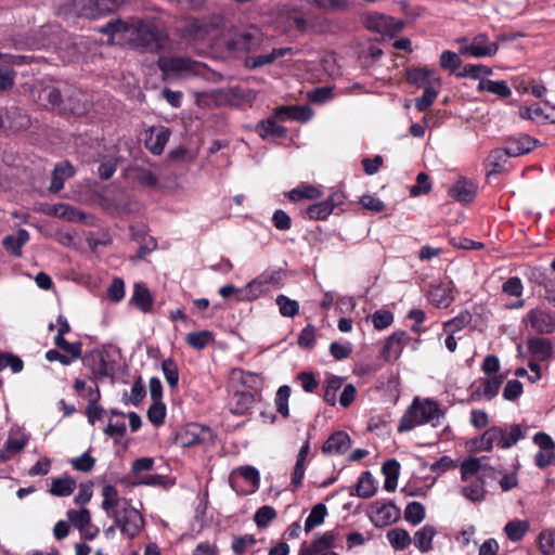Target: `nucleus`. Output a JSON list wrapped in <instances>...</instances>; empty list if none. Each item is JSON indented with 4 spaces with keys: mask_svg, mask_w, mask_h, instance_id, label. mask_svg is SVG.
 <instances>
[{
    "mask_svg": "<svg viewBox=\"0 0 555 555\" xmlns=\"http://www.w3.org/2000/svg\"><path fill=\"white\" fill-rule=\"evenodd\" d=\"M478 191V184L468 178L461 177L448 190V195L462 204H470L474 202Z\"/></svg>",
    "mask_w": 555,
    "mask_h": 555,
    "instance_id": "18",
    "label": "nucleus"
},
{
    "mask_svg": "<svg viewBox=\"0 0 555 555\" xmlns=\"http://www.w3.org/2000/svg\"><path fill=\"white\" fill-rule=\"evenodd\" d=\"M197 65L196 61L182 56H160L157 61L158 68L165 75L194 72Z\"/></svg>",
    "mask_w": 555,
    "mask_h": 555,
    "instance_id": "14",
    "label": "nucleus"
},
{
    "mask_svg": "<svg viewBox=\"0 0 555 555\" xmlns=\"http://www.w3.org/2000/svg\"><path fill=\"white\" fill-rule=\"evenodd\" d=\"M504 378L505 376L503 374L479 378V386L473 389L470 393V400L479 401L481 398H485L489 401L492 400L498 396Z\"/></svg>",
    "mask_w": 555,
    "mask_h": 555,
    "instance_id": "16",
    "label": "nucleus"
},
{
    "mask_svg": "<svg viewBox=\"0 0 555 555\" xmlns=\"http://www.w3.org/2000/svg\"><path fill=\"white\" fill-rule=\"evenodd\" d=\"M103 501L101 507L108 515L114 516V512H119L117 506L122 503L125 499H120L118 494V490L113 485H105L102 489Z\"/></svg>",
    "mask_w": 555,
    "mask_h": 555,
    "instance_id": "34",
    "label": "nucleus"
},
{
    "mask_svg": "<svg viewBox=\"0 0 555 555\" xmlns=\"http://www.w3.org/2000/svg\"><path fill=\"white\" fill-rule=\"evenodd\" d=\"M527 347L533 360L546 361L552 357V343L548 338L532 337L528 339Z\"/></svg>",
    "mask_w": 555,
    "mask_h": 555,
    "instance_id": "30",
    "label": "nucleus"
},
{
    "mask_svg": "<svg viewBox=\"0 0 555 555\" xmlns=\"http://www.w3.org/2000/svg\"><path fill=\"white\" fill-rule=\"evenodd\" d=\"M345 199L344 192L335 191L325 201L309 205L306 216L310 220H325L336 207L344 204Z\"/></svg>",
    "mask_w": 555,
    "mask_h": 555,
    "instance_id": "10",
    "label": "nucleus"
},
{
    "mask_svg": "<svg viewBox=\"0 0 555 555\" xmlns=\"http://www.w3.org/2000/svg\"><path fill=\"white\" fill-rule=\"evenodd\" d=\"M113 518L115 526L129 539L135 538L144 526L143 516L131 506L130 500H124V506L119 512H114Z\"/></svg>",
    "mask_w": 555,
    "mask_h": 555,
    "instance_id": "4",
    "label": "nucleus"
},
{
    "mask_svg": "<svg viewBox=\"0 0 555 555\" xmlns=\"http://www.w3.org/2000/svg\"><path fill=\"white\" fill-rule=\"evenodd\" d=\"M540 141L526 133L511 135L505 139V146L503 150L508 157H518L533 151Z\"/></svg>",
    "mask_w": 555,
    "mask_h": 555,
    "instance_id": "13",
    "label": "nucleus"
},
{
    "mask_svg": "<svg viewBox=\"0 0 555 555\" xmlns=\"http://www.w3.org/2000/svg\"><path fill=\"white\" fill-rule=\"evenodd\" d=\"M261 39L258 33L243 31L228 41V49L236 52L255 51L260 46Z\"/></svg>",
    "mask_w": 555,
    "mask_h": 555,
    "instance_id": "24",
    "label": "nucleus"
},
{
    "mask_svg": "<svg viewBox=\"0 0 555 555\" xmlns=\"http://www.w3.org/2000/svg\"><path fill=\"white\" fill-rule=\"evenodd\" d=\"M229 483L237 494L248 495L259 489L260 475L254 466H240L231 472Z\"/></svg>",
    "mask_w": 555,
    "mask_h": 555,
    "instance_id": "5",
    "label": "nucleus"
},
{
    "mask_svg": "<svg viewBox=\"0 0 555 555\" xmlns=\"http://www.w3.org/2000/svg\"><path fill=\"white\" fill-rule=\"evenodd\" d=\"M82 363L98 378H113L115 375V361L105 349H94L82 357Z\"/></svg>",
    "mask_w": 555,
    "mask_h": 555,
    "instance_id": "7",
    "label": "nucleus"
},
{
    "mask_svg": "<svg viewBox=\"0 0 555 555\" xmlns=\"http://www.w3.org/2000/svg\"><path fill=\"white\" fill-rule=\"evenodd\" d=\"M166 417V405L163 401H153L147 410V418L154 426L164 424Z\"/></svg>",
    "mask_w": 555,
    "mask_h": 555,
    "instance_id": "63",
    "label": "nucleus"
},
{
    "mask_svg": "<svg viewBox=\"0 0 555 555\" xmlns=\"http://www.w3.org/2000/svg\"><path fill=\"white\" fill-rule=\"evenodd\" d=\"M437 531L435 527L430 525H425L420 530H417L414 534V545L422 553H426L433 548V539L436 535Z\"/></svg>",
    "mask_w": 555,
    "mask_h": 555,
    "instance_id": "36",
    "label": "nucleus"
},
{
    "mask_svg": "<svg viewBox=\"0 0 555 555\" xmlns=\"http://www.w3.org/2000/svg\"><path fill=\"white\" fill-rule=\"evenodd\" d=\"M508 155L501 149H494L487 158V167L489 168L487 176H496L503 172Z\"/></svg>",
    "mask_w": 555,
    "mask_h": 555,
    "instance_id": "38",
    "label": "nucleus"
},
{
    "mask_svg": "<svg viewBox=\"0 0 555 555\" xmlns=\"http://www.w3.org/2000/svg\"><path fill=\"white\" fill-rule=\"evenodd\" d=\"M63 93L60 88L49 85L36 87L33 90V95L37 103L49 109H59L61 112V106L63 102Z\"/></svg>",
    "mask_w": 555,
    "mask_h": 555,
    "instance_id": "15",
    "label": "nucleus"
},
{
    "mask_svg": "<svg viewBox=\"0 0 555 555\" xmlns=\"http://www.w3.org/2000/svg\"><path fill=\"white\" fill-rule=\"evenodd\" d=\"M351 446V439L345 431H335L332 434L322 446L324 454H341L345 453Z\"/></svg>",
    "mask_w": 555,
    "mask_h": 555,
    "instance_id": "26",
    "label": "nucleus"
},
{
    "mask_svg": "<svg viewBox=\"0 0 555 555\" xmlns=\"http://www.w3.org/2000/svg\"><path fill=\"white\" fill-rule=\"evenodd\" d=\"M463 496L472 502H481L486 499L487 491L485 489V481L480 477H476L469 485L461 490Z\"/></svg>",
    "mask_w": 555,
    "mask_h": 555,
    "instance_id": "40",
    "label": "nucleus"
},
{
    "mask_svg": "<svg viewBox=\"0 0 555 555\" xmlns=\"http://www.w3.org/2000/svg\"><path fill=\"white\" fill-rule=\"evenodd\" d=\"M256 131L261 138L280 139L286 135V128L279 125L275 117L259 121Z\"/></svg>",
    "mask_w": 555,
    "mask_h": 555,
    "instance_id": "35",
    "label": "nucleus"
},
{
    "mask_svg": "<svg viewBox=\"0 0 555 555\" xmlns=\"http://www.w3.org/2000/svg\"><path fill=\"white\" fill-rule=\"evenodd\" d=\"M529 530V524L526 520H512L504 527V532L513 542L520 541Z\"/></svg>",
    "mask_w": 555,
    "mask_h": 555,
    "instance_id": "50",
    "label": "nucleus"
},
{
    "mask_svg": "<svg viewBox=\"0 0 555 555\" xmlns=\"http://www.w3.org/2000/svg\"><path fill=\"white\" fill-rule=\"evenodd\" d=\"M171 135L169 128L151 127L145 131L144 146L154 155H160Z\"/></svg>",
    "mask_w": 555,
    "mask_h": 555,
    "instance_id": "19",
    "label": "nucleus"
},
{
    "mask_svg": "<svg viewBox=\"0 0 555 555\" xmlns=\"http://www.w3.org/2000/svg\"><path fill=\"white\" fill-rule=\"evenodd\" d=\"M436 70L427 67H411L406 69L405 79L409 83L417 87H428L430 85H437L440 87L441 80L436 77Z\"/></svg>",
    "mask_w": 555,
    "mask_h": 555,
    "instance_id": "22",
    "label": "nucleus"
},
{
    "mask_svg": "<svg viewBox=\"0 0 555 555\" xmlns=\"http://www.w3.org/2000/svg\"><path fill=\"white\" fill-rule=\"evenodd\" d=\"M146 396V389L142 382L141 376H139L132 384L130 396L127 392L124 393L122 402L128 405L132 404L138 406Z\"/></svg>",
    "mask_w": 555,
    "mask_h": 555,
    "instance_id": "49",
    "label": "nucleus"
},
{
    "mask_svg": "<svg viewBox=\"0 0 555 555\" xmlns=\"http://www.w3.org/2000/svg\"><path fill=\"white\" fill-rule=\"evenodd\" d=\"M74 175L75 168L69 162L56 164L52 172L51 184L49 186L50 192H60L64 188L65 180L72 178Z\"/></svg>",
    "mask_w": 555,
    "mask_h": 555,
    "instance_id": "29",
    "label": "nucleus"
},
{
    "mask_svg": "<svg viewBox=\"0 0 555 555\" xmlns=\"http://www.w3.org/2000/svg\"><path fill=\"white\" fill-rule=\"evenodd\" d=\"M485 457H468L461 464V479L466 481L469 477L477 475L483 468L482 460Z\"/></svg>",
    "mask_w": 555,
    "mask_h": 555,
    "instance_id": "57",
    "label": "nucleus"
},
{
    "mask_svg": "<svg viewBox=\"0 0 555 555\" xmlns=\"http://www.w3.org/2000/svg\"><path fill=\"white\" fill-rule=\"evenodd\" d=\"M492 69L482 64H466L462 72L456 73L459 78L481 79V76H490Z\"/></svg>",
    "mask_w": 555,
    "mask_h": 555,
    "instance_id": "55",
    "label": "nucleus"
},
{
    "mask_svg": "<svg viewBox=\"0 0 555 555\" xmlns=\"http://www.w3.org/2000/svg\"><path fill=\"white\" fill-rule=\"evenodd\" d=\"M255 403V396L250 391H235L230 401V411L234 415H244Z\"/></svg>",
    "mask_w": 555,
    "mask_h": 555,
    "instance_id": "32",
    "label": "nucleus"
},
{
    "mask_svg": "<svg viewBox=\"0 0 555 555\" xmlns=\"http://www.w3.org/2000/svg\"><path fill=\"white\" fill-rule=\"evenodd\" d=\"M285 278L282 269L266 270L247 285L251 298H258L260 295L269 292L271 288L280 287Z\"/></svg>",
    "mask_w": 555,
    "mask_h": 555,
    "instance_id": "8",
    "label": "nucleus"
},
{
    "mask_svg": "<svg viewBox=\"0 0 555 555\" xmlns=\"http://www.w3.org/2000/svg\"><path fill=\"white\" fill-rule=\"evenodd\" d=\"M53 215L68 221H82L85 214L67 204H59L53 207Z\"/></svg>",
    "mask_w": 555,
    "mask_h": 555,
    "instance_id": "60",
    "label": "nucleus"
},
{
    "mask_svg": "<svg viewBox=\"0 0 555 555\" xmlns=\"http://www.w3.org/2000/svg\"><path fill=\"white\" fill-rule=\"evenodd\" d=\"M29 241V233L20 229L16 235H7L2 240L3 247L14 257L22 256V247Z\"/></svg>",
    "mask_w": 555,
    "mask_h": 555,
    "instance_id": "33",
    "label": "nucleus"
},
{
    "mask_svg": "<svg viewBox=\"0 0 555 555\" xmlns=\"http://www.w3.org/2000/svg\"><path fill=\"white\" fill-rule=\"evenodd\" d=\"M454 289L452 281L433 285L428 292V300L439 309H447L454 301Z\"/></svg>",
    "mask_w": 555,
    "mask_h": 555,
    "instance_id": "20",
    "label": "nucleus"
},
{
    "mask_svg": "<svg viewBox=\"0 0 555 555\" xmlns=\"http://www.w3.org/2000/svg\"><path fill=\"white\" fill-rule=\"evenodd\" d=\"M426 513L425 507L422 503L417 501H413L408 503L404 509V519L413 525L416 526L421 524L425 519Z\"/></svg>",
    "mask_w": 555,
    "mask_h": 555,
    "instance_id": "53",
    "label": "nucleus"
},
{
    "mask_svg": "<svg viewBox=\"0 0 555 555\" xmlns=\"http://www.w3.org/2000/svg\"><path fill=\"white\" fill-rule=\"evenodd\" d=\"M7 130L21 131L30 126V118L18 107L5 108Z\"/></svg>",
    "mask_w": 555,
    "mask_h": 555,
    "instance_id": "31",
    "label": "nucleus"
},
{
    "mask_svg": "<svg viewBox=\"0 0 555 555\" xmlns=\"http://www.w3.org/2000/svg\"><path fill=\"white\" fill-rule=\"evenodd\" d=\"M518 115L522 119L531 120L537 124L555 122V109L546 113L539 103L519 107Z\"/></svg>",
    "mask_w": 555,
    "mask_h": 555,
    "instance_id": "25",
    "label": "nucleus"
},
{
    "mask_svg": "<svg viewBox=\"0 0 555 555\" xmlns=\"http://www.w3.org/2000/svg\"><path fill=\"white\" fill-rule=\"evenodd\" d=\"M292 52V48H275L270 53L251 57V68H258L267 64L273 63L275 60L285 56Z\"/></svg>",
    "mask_w": 555,
    "mask_h": 555,
    "instance_id": "47",
    "label": "nucleus"
},
{
    "mask_svg": "<svg viewBox=\"0 0 555 555\" xmlns=\"http://www.w3.org/2000/svg\"><path fill=\"white\" fill-rule=\"evenodd\" d=\"M256 538L254 534H244L234 537L231 550L235 555H243L249 547L256 544Z\"/></svg>",
    "mask_w": 555,
    "mask_h": 555,
    "instance_id": "64",
    "label": "nucleus"
},
{
    "mask_svg": "<svg viewBox=\"0 0 555 555\" xmlns=\"http://www.w3.org/2000/svg\"><path fill=\"white\" fill-rule=\"evenodd\" d=\"M376 515L382 526H387L395 522L400 517V509L393 504H384L376 512Z\"/></svg>",
    "mask_w": 555,
    "mask_h": 555,
    "instance_id": "59",
    "label": "nucleus"
},
{
    "mask_svg": "<svg viewBox=\"0 0 555 555\" xmlns=\"http://www.w3.org/2000/svg\"><path fill=\"white\" fill-rule=\"evenodd\" d=\"M443 415L444 413L440 410L435 400L425 399L421 401L420 398L416 397L401 417L398 431H409L426 423H431V425L436 427Z\"/></svg>",
    "mask_w": 555,
    "mask_h": 555,
    "instance_id": "2",
    "label": "nucleus"
},
{
    "mask_svg": "<svg viewBox=\"0 0 555 555\" xmlns=\"http://www.w3.org/2000/svg\"><path fill=\"white\" fill-rule=\"evenodd\" d=\"M100 31L115 36L128 34L131 47L142 53L156 54L169 46V36L164 29H159L151 18H131L129 22L120 18L108 21L100 28Z\"/></svg>",
    "mask_w": 555,
    "mask_h": 555,
    "instance_id": "1",
    "label": "nucleus"
},
{
    "mask_svg": "<svg viewBox=\"0 0 555 555\" xmlns=\"http://www.w3.org/2000/svg\"><path fill=\"white\" fill-rule=\"evenodd\" d=\"M439 65L441 68L456 75V69L462 66V60L455 52L446 50L440 54Z\"/></svg>",
    "mask_w": 555,
    "mask_h": 555,
    "instance_id": "61",
    "label": "nucleus"
},
{
    "mask_svg": "<svg viewBox=\"0 0 555 555\" xmlns=\"http://www.w3.org/2000/svg\"><path fill=\"white\" fill-rule=\"evenodd\" d=\"M478 91H488L490 93L496 94L502 99H506L511 96L512 90L504 80H490V79H480L478 87Z\"/></svg>",
    "mask_w": 555,
    "mask_h": 555,
    "instance_id": "39",
    "label": "nucleus"
},
{
    "mask_svg": "<svg viewBox=\"0 0 555 555\" xmlns=\"http://www.w3.org/2000/svg\"><path fill=\"white\" fill-rule=\"evenodd\" d=\"M344 379L338 376H331L326 380L324 388L323 399L328 404L334 406L336 404V393L341 388Z\"/></svg>",
    "mask_w": 555,
    "mask_h": 555,
    "instance_id": "58",
    "label": "nucleus"
},
{
    "mask_svg": "<svg viewBox=\"0 0 555 555\" xmlns=\"http://www.w3.org/2000/svg\"><path fill=\"white\" fill-rule=\"evenodd\" d=\"M133 180L143 188L154 189L158 185V177L156 173L141 166L131 168Z\"/></svg>",
    "mask_w": 555,
    "mask_h": 555,
    "instance_id": "41",
    "label": "nucleus"
},
{
    "mask_svg": "<svg viewBox=\"0 0 555 555\" xmlns=\"http://www.w3.org/2000/svg\"><path fill=\"white\" fill-rule=\"evenodd\" d=\"M387 539L395 550H405L412 542L409 532L402 528H395L387 532Z\"/></svg>",
    "mask_w": 555,
    "mask_h": 555,
    "instance_id": "48",
    "label": "nucleus"
},
{
    "mask_svg": "<svg viewBox=\"0 0 555 555\" xmlns=\"http://www.w3.org/2000/svg\"><path fill=\"white\" fill-rule=\"evenodd\" d=\"M162 371L168 386L175 390L179 383V369L175 360L171 358L165 359L162 362Z\"/></svg>",
    "mask_w": 555,
    "mask_h": 555,
    "instance_id": "54",
    "label": "nucleus"
},
{
    "mask_svg": "<svg viewBox=\"0 0 555 555\" xmlns=\"http://www.w3.org/2000/svg\"><path fill=\"white\" fill-rule=\"evenodd\" d=\"M292 388L288 385H282L278 388L274 397V404L276 412L284 418L287 420L291 416L289 413V398Z\"/></svg>",
    "mask_w": 555,
    "mask_h": 555,
    "instance_id": "43",
    "label": "nucleus"
},
{
    "mask_svg": "<svg viewBox=\"0 0 555 555\" xmlns=\"http://www.w3.org/2000/svg\"><path fill=\"white\" fill-rule=\"evenodd\" d=\"M275 301L283 317L293 318L298 314L299 304L296 300L289 299L285 295H279Z\"/></svg>",
    "mask_w": 555,
    "mask_h": 555,
    "instance_id": "62",
    "label": "nucleus"
},
{
    "mask_svg": "<svg viewBox=\"0 0 555 555\" xmlns=\"http://www.w3.org/2000/svg\"><path fill=\"white\" fill-rule=\"evenodd\" d=\"M119 0H74V7L80 16L95 18L117 9Z\"/></svg>",
    "mask_w": 555,
    "mask_h": 555,
    "instance_id": "11",
    "label": "nucleus"
},
{
    "mask_svg": "<svg viewBox=\"0 0 555 555\" xmlns=\"http://www.w3.org/2000/svg\"><path fill=\"white\" fill-rule=\"evenodd\" d=\"M312 116V109L305 105H282L274 109V117L279 120L308 121Z\"/></svg>",
    "mask_w": 555,
    "mask_h": 555,
    "instance_id": "23",
    "label": "nucleus"
},
{
    "mask_svg": "<svg viewBox=\"0 0 555 555\" xmlns=\"http://www.w3.org/2000/svg\"><path fill=\"white\" fill-rule=\"evenodd\" d=\"M357 495L363 499L372 498L376 492L375 481L371 472H363L356 485Z\"/></svg>",
    "mask_w": 555,
    "mask_h": 555,
    "instance_id": "44",
    "label": "nucleus"
},
{
    "mask_svg": "<svg viewBox=\"0 0 555 555\" xmlns=\"http://www.w3.org/2000/svg\"><path fill=\"white\" fill-rule=\"evenodd\" d=\"M526 321L537 333L551 334L555 331V317L550 311L531 309L526 315Z\"/></svg>",
    "mask_w": 555,
    "mask_h": 555,
    "instance_id": "17",
    "label": "nucleus"
},
{
    "mask_svg": "<svg viewBox=\"0 0 555 555\" xmlns=\"http://www.w3.org/2000/svg\"><path fill=\"white\" fill-rule=\"evenodd\" d=\"M91 102L86 92L80 89L66 87L63 93L61 106L62 113H70L76 116H82L88 113Z\"/></svg>",
    "mask_w": 555,
    "mask_h": 555,
    "instance_id": "9",
    "label": "nucleus"
},
{
    "mask_svg": "<svg viewBox=\"0 0 555 555\" xmlns=\"http://www.w3.org/2000/svg\"><path fill=\"white\" fill-rule=\"evenodd\" d=\"M214 441V431L208 426L197 423L188 424L176 435V443L182 448L212 444Z\"/></svg>",
    "mask_w": 555,
    "mask_h": 555,
    "instance_id": "6",
    "label": "nucleus"
},
{
    "mask_svg": "<svg viewBox=\"0 0 555 555\" xmlns=\"http://www.w3.org/2000/svg\"><path fill=\"white\" fill-rule=\"evenodd\" d=\"M326 515H327L326 506L323 503L315 504L312 507L309 516L306 518L305 531L309 532L314 527L322 525Z\"/></svg>",
    "mask_w": 555,
    "mask_h": 555,
    "instance_id": "52",
    "label": "nucleus"
},
{
    "mask_svg": "<svg viewBox=\"0 0 555 555\" xmlns=\"http://www.w3.org/2000/svg\"><path fill=\"white\" fill-rule=\"evenodd\" d=\"M336 538V533L326 531L317 537L308 546L301 547L300 555H320L324 551L334 547Z\"/></svg>",
    "mask_w": 555,
    "mask_h": 555,
    "instance_id": "27",
    "label": "nucleus"
},
{
    "mask_svg": "<svg viewBox=\"0 0 555 555\" xmlns=\"http://www.w3.org/2000/svg\"><path fill=\"white\" fill-rule=\"evenodd\" d=\"M287 196L292 202H299L301 199H317L322 196V192L313 185L300 183L297 188L291 190Z\"/></svg>",
    "mask_w": 555,
    "mask_h": 555,
    "instance_id": "42",
    "label": "nucleus"
},
{
    "mask_svg": "<svg viewBox=\"0 0 555 555\" xmlns=\"http://www.w3.org/2000/svg\"><path fill=\"white\" fill-rule=\"evenodd\" d=\"M410 340V336L405 331H397L392 333L386 340L379 352V358L385 362H391L399 359L404 346Z\"/></svg>",
    "mask_w": 555,
    "mask_h": 555,
    "instance_id": "12",
    "label": "nucleus"
},
{
    "mask_svg": "<svg viewBox=\"0 0 555 555\" xmlns=\"http://www.w3.org/2000/svg\"><path fill=\"white\" fill-rule=\"evenodd\" d=\"M499 50L495 42H488V36L480 34L476 36L469 46L463 47L460 50L461 54L470 55L474 57L493 56Z\"/></svg>",
    "mask_w": 555,
    "mask_h": 555,
    "instance_id": "21",
    "label": "nucleus"
},
{
    "mask_svg": "<svg viewBox=\"0 0 555 555\" xmlns=\"http://www.w3.org/2000/svg\"><path fill=\"white\" fill-rule=\"evenodd\" d=\"M26 443L27 441L23 438H9L0 449V461H9L13 455L21 452Z\"/></svg>",
    "mask_w": 555,
    "mask_h": 555,
    "instance_id": "51",
    "label": "nucleus"
},
{
    "mask_svg": "<svg viewBox=\"0 0 555 555\" xmlns=\"http://www.w3.org/2000/svg\"><path fill=\"white\" fill-rule=\"evenodd\" d=\"M473 321V315L468 310L461 311L456 317L442 323L443 332L457 333L465 328Z\"/></svg>",
    "mask_w": 555,
    "mask_h": 555,
    "instance_id": "46",
    "label": "nucleus"
},
{
    "mask_svg": "<svg viewBox=\"0 0 555 555\" xmlns=\"http://www.w3.org/2000/svg\"><path fill=\"white\" fill-rule=\"evenodd\" d=\"M76 489V480L69 476L52 480L50 492L54 496H69Z\"/></svg>",
    "mask_w": 555,
    "mask_h": 555,
    "instance_id": "45",
    "label": "nucleus"
},
{
    "mask_svg": "<svg viewBox=\"0 0 555 555\" xmlns=\"http://www.w3.org/2000/svg\"><path fill=\"white\" fill-rule=\"evenodd\" d=\"M504 431L502 426L493 425L486 429L481 436L476 437L473 440L475 448L478 451H491L493 447L500 449H509L514 447L519 440H522L527 436V428L519 424H513V429L509 435V440H503Z\"/></svg>",
    "mask_w": 555,
    "mask_h": 555,
    "instance_id": "3",
    "label": "nucleus"
},
{
    "mask_svg": "<svg viewBox=\"0 0 555 555\" xmlns=\"http://www.w3.org/2000/svg\"><path fill=\"white\" fill-rule=\"evenodd\" d=\"M130 302L143 313H150L153 310L154 298L145 284L135 283Z\"/></svg>",
    "mask_w": 555,
    "mask_h": 555,
    "instance_id": "28",
    "label": "nucleus"
},
{
    "mask_svg": "<svg viewBox=\"0 0 555 555\" xmlns=\"http://www.w3.org/2000/svg\"><path fill=\"white\" fill-rule=\"evenodd\" d=\"M66 516L69 525H73L78 530H82L85 527L89 526V521H91L90 511L87 508L77 509H68L66 512Z\"/></svg>",
    "mask_w": 555,
    "mask_h": 555,
    "instance_id": "56",
    "label": "nucleus"
},
{
    "mask_svg": "<svg viewBox=\"0 0 555 555\" xmlns=\"http://www.w3.org/2000/svg\"><path fill=\"white\" fill-rule=\"evenodd\" d=\"M214 341L215 335L211 331L208 330L191 332L185 336V343L188 346L197 351L205 349L209 344Z\"/></svg>",
    "mask_w": 555,
    "mask_h": 555,
    "instance_id": "37",
    "label": "nucleus"
}]
</instances>
